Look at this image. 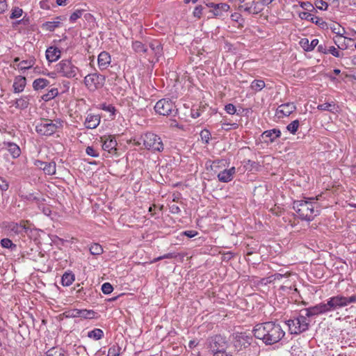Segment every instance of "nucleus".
Here are the masks:
<instances>
[{
	"label": "nucleus",
	"mask_w": 356,
	"mask_h": 356,
	"mask_svg": "<svg viewBox=\"0 0 356 356\" xmlns=\"http://www.w3.org/2000/svg\"><path fill=\"white\" fill-rule=\"evenodd\" d=\"M252 332L255 338L261 340L266 345L277 343L285 335L281 325L273 321L257 324Z\"/></svg>",
	"instance_id": "1"
},
{
	"label": "nucleus",
	"mask_w": 356,
	"mask_h": 356,
	"mask_svg": "<svg viewBox=\"0 0 356 356\" xmlns=\"http://www.w3.org/2000/svg\"><path fill=\"white\" fill-rule=\"evenodd\" d=\"M314 198L294 201L293 209L296 211L298 217L307 221H312L315 216L318 215L317 209L318 203L313 201Z\"/></svg>",
	"instance_id": "2"
},
{
	"label": "nucleus",
	"mask_w": 356,
	"mask_h": 356,
	"mask_svg": "<svg viewBox=\"0 0 356 356\" xmlns=\"http://www.w3.org/2000/svg\"><path fill=\"white\" fill-rule=\"evenodd\" d=\"M131 142L141 149L150 150L152 153L161 152L163 149V144L161 138L152 132H147L138 138H133Z\"/></svg>",
	"instance_id": "3"
},
{
	"label": "nucleus",
	"mask_w": 356,
	"mask_h": 356,
	"mask_svg": "<svg viewBox=\"0 0 356 356\" xmlns=\"http://www.w3.org/2000/svg\"><path fill=\"white\" fill-rule=\"evenodd\" d=\"M305 315L303 309H301L296 316L286 321L289 330L291 334H300L309 330L310 321Z\"/></svg>",
	"instance_id": "4"
},
{
	"label": "nucleus",
	"mask_w": 356,
	"mask_h": 356,
	"mask_svg": "<svg viewBox=\"0 0 356 356\" xmlns=\"http://www.w3.org/2000/svg\"><path fill=\"white\" fill-rule=\"evenodd\" d=\"M63 127V121L60 119H41L35 125L36 132L41 136H49Z\"/></svg>",
	"instance_id": "5"
},
{
	"label": "nucleus",
	"mask_w": 356,
	"mask_h": 356,
	"mask_svg": "<svg viewBox=\"0 0 356 356\" xmlns=\"http://www.w3.org/2000/svg\"><path fill=\"white\" fill-rule=\"evenodd\" d=\"M56 71L61 76L72 79L76 76L79 69L72 63V60L65 59L56 65Z\"/></svg>",
	"instance_id": "6"
},
{
	"label": "nucleus",
	"mask_w": 356,
	"mask_h": 356,
	"mask_svg": "<svg viewBox=\"0 0 356 356\" xmlns=\"http://www.w3.org/2000/svg\"><path fill=\"white\" fill-rule=\"evenodd\" d=\"M24 220H21L19 222H3L2 223V227L6 230L10 236L21 235L24 236L27 234L29 231H31L29 227L26 225Z\"/></svg>",
	"instance_id": "7"
},
{
	"label": "nucleus",
	"mask_w": 356,
	"mask_h": 356,
	"mask_svg": "<svg viewBox=\"0 0 356 356\" xmlns=\"http://www.w3.org/2000/svg\"><path fill=\"white\" fill-rule=\"evenodd\" d=\"M208 348L215 355V353H220L226 350L227 341L225 337L221 335L211 337L207 340Z\"/></svg>",
	"instance_id": "8"
},
{
	"label": "nucleus",
	"mask_w": 356,
	"mask_h": 356,
	"mask_svg": "<svg viewBox=\"0 0 356 356\" xmlns=\"http://www.w3.org/2000/svg\"><path fill=\"white\" fill-rule=\"evenodd\" d=\"M104 82L105 76L97 73L88 74L84 78V83L90 90L102 88Z\"/></svg>",
	"instance_id": "9"
},
{
	"label": "nucleus",
	"mask_w": 356,
	"mask_h": 356,
	"mask_svg": "<svg viewBox=\"0 0 356 356\" xmlns=\"http://www.w3.org/2000/svg\"><path fill=\"white\" fill-rule=\"evenodd\" d=\"M175 105L171 100L162 99L158 101L154 106L156 113L162 115H169L174 111Z\"/></svg>",
	"instance_id": "10"
},
{
	"label": "nucleus",
	"mask_w": 356,
	"mask_h": 356,
	"mask_svg": "<svg viewBox=\"0 0 356 356\" xmlns=\"http://www.w3.org/2000/svg\"><path fill=\"white\" fill-rule=\"evenodd\" d=\"M102 149L109 154H120L118 143L114 136H108L107 138H101Z\"/></svg>",
	"instance_id": "11"
},
{
	"label": "nucleus",
	"mask_w": 356,
	"mask_h": 356,
	"mask_svg": "<svg viewBox=\"0 0 356 356\" xmlns=\"http://www.w3.org/2000/svg\"><path fill=\"white\" fill-rule=\"evenodd\" d=\"M229 165V159L227 158L217 159L214 161L209 159L206 162L207 168H208L209 166L211 170L215 174H217L218 172L222 171L223 169L228 168Z\"/></svg>",
	"instance_id": "12"
},
{
	"label": "nucleus",
	"mask_w": 356,
	"mask_h": 356,
	"mask_svg": "<svg viewBox=\"0 0 356 356\" xmlns=\"http://www.w3.org/2000/svg\"><path fill=\"white\" fill-rule=\"evenodd\" d=\"M327 312L346 307L345 296L337 295L330 298L325 303Z\"/></svg>",
	"instance_id": "13"
},
{
	"label": "nucleus",
	"mask_w": 356,
	"mask_h": 356,
	"mask_svg": "<svg viewBox=\"0 0 356 356\" xmlns=\"http://www.w3.org/2000/svg\"><path fill=\"white\" fill-rule=\"evenodd\" d=\"M236 172V168L234 166L229 165L228 168L218 172L216 175L220 182L228 183L234 179Z\"/></svg>",
	"instance_id": "14"
},
{
	"label": "nucleus",
	"mask_w": 356,
	"mask_h": 356,
	"mask_svg": "<svg viewBox=\"0 0 356 356\" xmlns=\"http://www.w3.org/2000/svg\"><path fill=\"white\" fill-rule=\"evenodd\" d=\"M303 310L304 312H305V315L309 318L320 314H323L327 312L325 303L323 302H321L313 307L303 309Z\"/></svg>",
	"instance_id": "15"
},
{
	"label": "nucleus",
	"mask_w": 356,
	"mask_h": 356,
	"mask_svg": "<svg viewBox=\"0 0 356 356\" xmlns=\"http://www.w3.org/2000/svg\"><path fill=\"white\" fill-rule=\"evenodd\" d=\"M1 150L4 152V155L10 154L12 156H20L21 154L19 147L17 144L11 142H4Z\"/></svg>",
	"instance_id": "16"
},
{
	"label": "nucleus",
	"mask_w": 356,
	"mask_h": 356,
	"mask_svg": "<svg viewBox=\"0 0 356 356\" xmlns=\"http://www.w3.org/2000/svg\"><path fill=\"white\" fill-rule=\"evenodd\" d=\"M300 17L301 19H305L314 23L321 29H325L327 27V23L322 18L312 15L309 13H300Z\"/></svg>",
	"instance_id": "17"
},
{
	"label": "nucleus",
	"mask_w": 356,
	"mask_h": 356,
	"mask_svg": "<svg viewBox=\"0 0 356 356\" xmlns=\"http://www.w3.org/2000/svg\"><path fill=\"white\" fill-rule=\"evenodd\" d=\"M252 341V337L248 335L245 332H241L236 336V342L238 343L236 346H240L244 348L250 346Z\"/></svg>",
	"instance_id": "18"
},
{
	"label": "nucleus",
	"mask_w": 356,
	"mask_h": 356,
	"mask_svg": "<svg viewBox=\"0 0 356 356\" xmlns=\"http://www.w3.org/2000/svg\"><path fill=\"white\" fill-rule=\"evenodd\" d=\"M296 109V105L292 102L283 104L277 108V114H282L284 116H289Z\"/></svg>",
	"instance_id": "19"
},
{
	"label": "nucleus",
	"mask_w": 356,
	"mask_h": 356,
	"mask_svg": "<svg viewBox=\"0 0 356 356\" xmlns=\"http://www.w3.org/2000/svg\"><path fill=\"white\" fill-rule=\"evenodd\" d=\"M281 131L279 129H273L265 131L262 134V139L266 142H273L276 138L280 136Z\"/></svg>",
	"instance_id": "20"
},
{
	"label": "nucleus",
	"mask_w": 356,
	"mask_h": 356,
	"mask_svg": "<svg viewBox=\"0 0 356 356\" xmlns=\"http://www.w3.org/2000/svg\"><path fill=\"white\" fill-rule=\"evenodd\" d=\"M100 122V116L99 115L88 114L84 124L88 129L96 128Z\"/></svg>",
	"instance_id": "21"
},
{
	"label": "nucleus",
	"mask_w": 356,
	"mask_h": 356,
	"mask_svg": "<svg viewBox=\"0 0 356 356\" xmlns=\"http://www.w3.org/2000/svg\"><path fill=\"white\" fill-rule=\"evenodd\" d=\"M26 84V79L24 76H17L14 79L13 85L14 92L19 93L24 90Z\"/></svg>",
	"instance_id": "22"
},
{
	"label": "nucleus",
	"mask_w": 356,
	"mask_h": 356,
	"mask_svg": "<svg viewBox=\"0 0 356 356\" xmlns=\"http://www.w3.org/2000/svg\"><path fill=\"white\" fill-rule=\"evenodd\" d=\"M111 63V56L106 51L101 52L98 56V65L100 70L106 69Z\"/></svg>",
	"instance_id": "23"
},
{
	"label": "nucleus",
	"mask_w": 356,
	"mask_h": 356,
	"mask_svg": "<svg viewBox=\"0 0 356 356\" xmlns=\"http://www.w3.org/2000/svg\"><path fill=\"white\" fill-rule=\"evenodd\" d=\"M60 57V51L56 47H50L46 51L47 59L52 63L57 60Z\"/></svg>",
	"instance_id": "24"
},
{
	"label": "nucleus",
	"mask_w": 356,
	"mask_h": 356,
	"mask_svg": "<svg viewBox=\"0 0 356 356\" xmlns=\"http://www.w3.org/2000/svg\"><path fill=\"white\" fill-rule=\"evenodd\" d=\"M318 40L314 39L309 42L307 38H302L300 41V45L306 51H312L318 45Z\"/></svg>",
	"instance_id": "25"
},
{
	"label": "nucleus",
	"mask_w": 356,
	"mask_h": 356,
	"mask_svg": "<svg viewBox=\"0 0 356 356\" xmlns=\"http://www.w3.org/2000/svg\"><path fill=\"white\" fill-rule=\"evenodd\" d=\"M149 47L157 59L163 55V47L159 41L154 40L149 43Z\"/></svg>",
	"instance_id": "26"
},
{
	"label": "nucleus",
	"mask_w": 356,
	"mask_h": 356,
	"mask_svg": "<svg viewBox=\"0 0 356 356\" xmlns=\"http://www.w3.org/2000/svg\"><path fill=\"white\" fill-rule=\"evenodd\" d=\"M35 63V59L33 57L29 58L26 60H23L19 62L17 65V67L20 70H25L28 69H31L33 67Z\"/></svg>",
	"instance_id": "27"
},
{
	"label": "nucleus",
	"mask_w": 356,
	"mask_h": 356,
	"mask_svg": "<svg viewBox=\"0 0 356 356\" xmlns=\"http://www.w3.org/2000/svg\"><path fill=\"white\" fill-rule=\"evenodd\" d=\"M45 356H67V353L62 348L52 347L45 353Z\"/></svg>",
	"instance_id": "28"
},
{
	"label": "nucleus",
	"mask_w": 356,
	"mask_h": 356,
	"mask_svg": "<svg viewBox=\"0 0 356 356\" xmlns=\"http://www.w3.org/2000/svg\"><path fill=\"white\" fill-rule=\"evenodd\" d=\"M229 9V6L227 3H217L215 6V10H213V15L216 17H220L222 12H227Z\"/></svg>",
	"instance_id": "29"
},
{
	"label": "nucleus",
	"mask_w": 356,
	"mask_h": 356,
	"mask_svg": "<svg viewBox=\"0 0 356 356\" xmlns=\"http://www.w3.org/2000/svg\"><path fill=\"white\" fill-rule=\"evenodd\" d=\"M74 281V275L72 273L65 272L61 278V284L63 286H68Z\"/></svg>",
	"instance_id": "30"
},
{
	"label": "nucleus",
	"mask_w": 356,
	"mask_h": 356,
	"mask_svg": "<svg viewBox=\"0 0 356 356\" xmlns=\"http://www.w3.org/2000/svg\"><path fill=\"white\" fill-rule=\"evenodd\" d=\"M244 168H245V170L257 171L261 168V165L259 162L248 159L244 161Z\"/></svg>",
	"instance_id": "31"
},
{
	"label": "nucleus",
	"mask_w": 356,
	"mask_h": 356,
	"mask_svg": "<svg viewBox=\"0 0 356 356\" xmlns=\"http://www.w3.org/2000/svg\"><path fill=\"white\" fill-rule=\"evenodd\" d=\"M29 99L28 96L22 97L19 99H16L15 106L17 108L24 109L29 106Z\"/></svg>",
	"instance_id": "32"
},
{
	"label": "nucleus",
	"mask_w": 356,
	"mask_h": 356,
	"mask_svg": "<svg viewBox=\"0 0 356 356\" xmlns=\"http://www.w3.org/2000/svg\"><path fill=\"white\" fill-rule=\"evenodd\" d=\"M49 83V81L47 79H43V78H40V79H37L33 81V87L35 90H38L43 89L44 88L47 86V85Z\"/></svg>",
	"instance_id": "33"
},
{
	"label": "nucleus",
	"mask_w": 356,
	"mask_h": 356,
	"mask_svg": "<svg viewBox=\"0 0 356 356\" xmlns=\"http://www.w3.org/2000/svg\"><path fill=\"white\" fill-rule=\"evenodd\" d=\"M19 195L23 200L29 202H38L40 200V198L32 193H24L23 191H20Z\"/></svg>",
	"instance_id": "34"
},
{
	"label": "nucleus",
	"mask_w": 356,
	"mask_h": 356,
	"mask_svg": "<svg viewBox=\"0 0 356 356\" xmlns=\"http://www.w3.org/2000/svg\"><path fill=\"white\" fill-rule=\"evenodd\" d=\"M88 337L95 340H99L104 337V332L101 329L95 328L94 330L88 332Z\"/></svg>",
	"instance_id": "35"
},
{
	"label": "nucleus",
	"mask_w": 356,
	"mask_h": 356,
	"mask_svg": "<svg viewBox=\"0 0 356 356\" xmlns=\"http://www.w3.org/2000/svg\"><path fill=\"white\" fill-rule=\"evenodd\" d=\"M264 6L262 1L255 2L253 1L251 4V14L257 15L264 10Z\"/></svg>",
	"instance_id": "36"
},
{
	"label": "nucleus",
	"mask_w": 356,
	"mask_h": 356,
	"mask_svg": "<svg viewBox=\"0 0 356 356\" xmlns=\"http://www.w3.org/2000/svg\"><path fill=\"white\" fill-rule=\"evenodd\" d=\"M58 95V90L56 88H52L47 94L42 95V98L45 102L49 101Z\"/></svg>",
	"instance_id": "37"
},
{
	"label": "nucleus",
	"mask_w": 356,
	"mask_h": 356,
	"mask_svg": "<svg viewBox=\"0 0 356 356\" xmlns=\"http://www.w3.org/2000/svg\"><path fill=\"white\" fill-rule=\"evenodd\" d=\"M89 250L92 255H100L103 253V248L99 243H93L90 248Z\"/></svg>",
	"instance_id": "38"
},
{
	"label": "nucleus",
	"mask_w": 356,
	"mask_h": 356,
	"mask_svg": "<svg viewBox=\"0 0 356 356\" xmlns=\"http://www.w3.org/2000/svg\"><path fill=\"white\" fill-rule=\"evenodd\" d=\"M265 82L263 80H254L251 83L250 87L255 91H260L265 87Z\"/></svg>",
	"instance_id": "39"
},
{
	"label": "nucleus",
	"mask_w": 356,
	"mask_h": 356,
	"mask_svg": "<svg viewBox=\"0 0 356 356\" xmlns=\"http://www.w3.org/2000/svg\"><path fill=\"white\" fill-rule=\"evenodd\" d=\"M132 47L134 50L137 53H145L147 50L145 45L140 41L134 42L132 44Z\"/></svg>",
	"instance_id": "40"
},
{
	"label": "nucleus",
	"mask_w": 356,
	"mask_h": 356,
	"mask_svg": "<svg viewBox=\"0 0 356 356\" xmlns=\"http://www.w3.org/2000/svg\"><path fill=\"white\" fill-rule=\"evenodd\" d=\"M1 245L3 248L10 249L12 250L16 249L17 248L16 244L13 243V241L8 238L1 239Z\"/></svg>",
	"instance_id": "41"
},
{
	"label": "nucleus",
	"mask_w": 356,
	"mask_h": 356,
	"mask_svg": "<svg viewBox=\"0 0 356 356\" xmlns=\"http://www.w3.org/2000/svg\"><path fill=\"white\" fill-rule=\"evenodd\" d=\"M121 347L117 343L111 346L108 351V356H119L120 355Z\"/></svg>",
	"instance_id": "42"
},
{
	"label": "nucleus",
	"mask_w": 356,
	"mask_h": 356,
	"mask_svg": "<svg viewBox=\"0 0 356 356\" xmlns=\"http://www.w3.org/2000/svg\"><path fill=\"white\" fill-rule=\"evenodd\" d=\"M81 318L92 319L95 318V312L93 310L81 309Z\"/></svg>",
	"instance_id": "43"
},
{
	"label": "nucleus",
	"mask_w": 356,
	"mask_h": 356,
	"mask_svg": "<svg viewBox=\"0 0 356 356\" xmlns=\"http://www.w3.org/2000/svg\"><path fill=\"white\" fill-rule=\"evenodd\" d=\"M299 121L298 120H293L286 127V129L291 134H295L299 127Z\"/></svg>",
	"instance_id": "44"
},
{
	"label": "nucleus",
	"mask_w": 356,
	"mask_h": 356,
	"mask_svg": "<svg viewBox=\"0 0 356 356\" xmlns=\"http://www.w3.org/2000/svg\"><path fill=\"white\" fill-rule=\"evenodd\" d=\"M44 172L49 175H52L56 173V164L54 162H49L46 165V168Z\"/></svg>",
	"instance_id": "45"
},
{
	"label": "nucleus",
	"mask_w": 356,
	"mask_h": 356,
	"mask_svg": "<svg viewBox=\"0 0 356 356\" xmlns=\"http://www.w3.org/2000/svg\"><path fill=\"white\" fill-rule=\"evenodd\" d=\"M60 24V22L59 21L47 22L43 26L47 30L53 31L56 28L59 26Z\"/></svg>",
	"instance_id": "46"
},
{
	"label": "nucleus",
	"mask_w": 356,
	"mask_h": 356,
	"mask_svg": "<svg viewBox=\"0 0 356 356\" xmlns=\"http://www.w3.org/2000/svg\"><path fill=\"white\" fill-rule=\"evenodd\" d=\"M22 13H23V10L22 8H20L19 7H15L11 10L10 18V19L19 18L22 15Z\"/></svg>",
	"instance_id": "47"
},
{
	"label": "nucleus",
	"mask_w": 356,
	"mask_h": 356,
	"mask_svg": "<svg viewBox=\"0 0 356 356\" xmlns=\"http://www.w3.org/2000/svg\"><path fill=\"white\" fill-rule=\"evenodd\" d=\"M113 290V287L109 282H105L102 286V291L104 294H110Z\"/></svg>",
	"instance_id": "48"
},
{
	"label": "nucleus",
	"mask_w": 356,
	"mask_h": 356,
	"mask_svg": "<svg viewBox=\"0 0 356 356\" xmlns=\"http://www.w3.org/2000/svg\"><path fill=\"white\" fill-rule=\"evenodd\" d=\"M314 5L318 9L321 10H325L328 7L327 3L323 0H316Z\"/></svg>",
	"instance_id": "49"
},
{
	"label": "nucleus",
	"mask_w": 356,
	"mask_h": 356,
	"mask_svg": "<svg viewBox=\"0 0 356 356\" xmlns=\"http://www.w3.org/2000/svg\"><path fill=\"white\" fill-rule=\"evenodd\" d=\"M330 28L334 33L337 34V36L339 38H341L343 34L345 32L344 29H341V27L339 24H334V25H333V26H332Z\"/></svg>",
	"instance_id": "50"
},
{
	"label": "nucleus",
	"mask_w": 356,
	"mask_h": 356,
	"mask_svg": "<svg viewBox=\"0 0 356 356\" xmlns=\"http://www.w3.org/2000/svg\"><path fill=\"white\" fill-rule=\"evenodd\" d=\"M238 127V124L236 123H225V122H222V127H221V129H223V130H225V131H229V130H231V129H237Z\"/></svg>",
	"instance_id": "51"
},
{
	"label": "nucleus",
	"mask_w": 356,
	"mask_h": 356,
	"mask_svg": "<svg viewBox=\"0 0 356 356\" xmlns=\"http://www.w3.org/2000/svg\"><path fill=\"white\" fill-rule=\"evenodd\" d=\"M200 137L202 141L207 143L211 137V133L207 129H204L200 132Z\"/></svg>",
	"instance_id": "52"
},
{
	"label": "nucleus",
	"mask_w": 356,
	"mask_h": 356,
	"mask_svg": "<svg viewBox=\"0 0 356 356\" xmlns=\"http://www.w3.org/2000/svg\"><path fill=\"white\" fill-rule=\"evenodd\" d=\"M83 10H75L70 17V20L71 22H74L76 19L80 18L82 15Z\"/></svg>",
	"instance_id": "53"
},
{
	"label": "nucleus",
	"mask_w": 356,
	"mask_h": 356,
	"mask_svg": "<svg viewBox=\"0 0 356 356\" xmlns=\"http://www.w3.org/2000/svg\"><path fill=\"white\" fill-rule=\"evenodd\" d=\"M334 105L332 103H323L322 104H319L317 107L318 110L321 111H332V107H334Z\"/></svg>",
	"instance_id": "54"
},
{
	"label": "nucleus",
	"mask_w": 356,
	"mask_h": 356,
	"mask_svg": "<svg viewBox=\"0 0 356 356\" xmlns=\"http://www.w3.org/2000/svg\"><path fill=\"white\" fill-rule=\"evenodd\" d=\"M225 111L230 115H234L236 112L235 106L232 104H228L225 106Z\"/></svg>",
	"instance_id": "55"
},
{
	"label": "nucleus",
	"mask_w": 356,
	"mask_h": 356,
	"mask_svg": "<svg viewBox=\"0 0 356 356\" xmlns=\"http://www.w3.org/2000/svg\"><path fill=\"white\" fill-rule=\"evenodd\" d=\"M300 6L304 10H306L308 11H312V10H314V6L309 1L300 2Z\"/></svg>",
	"instance_id": "56"
},
{
	"label": "nucleus",
	"mask_w": 356,
	"mask_h": 356,
	"mask_svg": "<svg viewBox=\"0 0 356 356\" xmlns=\"http://www.w3.org/2000/svg\"><path fill=\"white\" fill-rule=\"evenodd\" d=\"M328 53L331 54L332 56L337 58H339L341 56L340 52L334 46H331L328 48L327 54Z\"/></svg>",
	"instance_id": "57"
},
{
	"label": "nucleus",
	"mask_w": 356,
	"mask_h": 356,
	"mask_svg": "<svg viewBox=\"0 0 356 356\" xmlns=\"http://www.w3.org/2000/svg\"><path fill=\"white\" fill-rule=\"evenodd\" d=\"M9 184L8 183L3 179L1 177H0V190L2 191H7L8 189Z\"/></svg>",
	"instance_id": "58"
},
{
	"label": "nucleus",
	"mask_w": 356,
	"mask_h": 356,
	"mask_svg": "<svg viewBox=\"0 0 356 356\" xmlns=\"http://www.w3.org/2000/svg\"><path fill=\"white\" fill-rule=\"evenodd\" d=\"M203 7L202 6H197L195 8L193 11V15L197 18H200L202 14Z\"/></svg>",
	"instance_id": "59"
},
{
	"label": "nucleus",
	"mask_w": 356,
	"mask_h": 356,
	"mask_svg": "<svg viewBox=\"0 0 356 356\" xmlns=\"http://www.w3.org/2000/svg\"><path fill=\"white\" fill-rule=\"evenodd\" d=\"M238 9L239 10H243L245 12L249 13V14H251V4H249L248 3L243 4V5H240L238 6Z\"/></svg>",
	"instance_id": "60"
},
{
	"label": "nucleus",
	"mask_w": 356,
	"mask_h": 356,
	"mask_svg": "<svg viewBox=\"0 0 356 356\" xmlns=\"http://www.w3.org/2000/svg\"><path fill=\"white\" fill-rule=\"evenodd\" d=\"M284 277H287L286 274L275 273L274 275H271L270 278L271 279L270 281H276L280 280Z\"/></svg>",
	"instance_id": "61"
},
{
	"label": "nucleus",
	"mask_w": 356,
	"mask_h": 356,
	"mask_svg": "<svg viewBox=\"0 0 356 356\" xmlns=\"http://www.w3.org/2000/svg\"><path fill=\"white\" fill-rule=\"evenodd\" d=\"M35 165L40 169L42 170L43 171L46 168V165L48 163L46 161H42L39 160H35Z\"/></svg>",
	"instance_id": "62"
},
{
	"label": "nucleus",
	"mask_w": 356,
	"mask_h": 356,
	"mask_svg": "<svg viewBox=\"0 0 356 356\" xmlns=\"http://www.w3.org/2000/svg\"><path fill=\"white\" fill-rule=\"evenodd\" d=\"M169 209L170 211L173 214H178L181 212L180 208L175 204L170 205Z\"/></svg>",
	"instance_id": "63"
},
{
	"label": "nucleus",
	"mask_w": 356,
	"mask_h": 356,
	"mask_svg": "<svg viewBox=\"0 0 356 356\" xmlns=\"http://www.w3.org/2000/svg\"><path fill=\"white\" fill-rule=\"evenodd\" d=\"M201 115L200 109L192 108L191 109V117L193 118H197Z\"/></svg>",
	"instance_id": "64"
}]
</instances>
